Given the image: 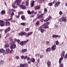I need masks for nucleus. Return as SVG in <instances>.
Listing matches in <instances>:
<instances>
[{"label":"nucleus","instance_id":"f257e3e1","mask_svg":"<svg viewBox=\"0 0 67 67\" xmlns=\"http://www.w3.org/2000/svg\"><path fill=\"white\" fill-rule=\"evenodd\" d=\"M65 52L63 51H62L61 54V57L59 59V67H63V65H64V64L61 63H62V61L61 60H63V57H64L65 55Z\"/></svg>","mask_w":67,"mask_h":67},{"label":"nucleus","instance_id":"f03ea898","mask_svg":"<svg viewBox=\"0 0 67 67\" xmlns=\"http://www.w3.org/2000/svg\"><path fill=\"white\" fill-rule=\"evenodd\" d=\"M0 22L2 23V27L4 26H9L10 22L8 21H5L4 20H0Z\"/></svg>","mask_w":67,"mask_h":67},{"label":"nucleus","instance_id":"7ed1b4c3","mask_svg":"<svg viewBox=\"0 0 67 67\" xmlns=\"http://www.w3.org/2000/svg\"><path fill=\"white\" fill-rule=\"evenodd\" d=\"M10 45V48L12 49H15L16 47V44L15 43V42H13V43H11Z\"/></svg>","mask_w":67,"mask_h":67},{"label":"nucleus","instance_id":"20e7f679","mask_svg":"<svg viewBox=\"0 0 67 67\" xmlns=\"http://www.w3.org/2000/svg\"><path fill=\"white\" fill-rule=\"evenodd\" d=\"M59 21L62 22H66L67 21V19L66 18L65 16L62 17L61 18L59 19H58Z\"/></svg>","mask_w":67,"mask_h":67},{"label":"nucleus","instance_id":"39448f33","mask_svg":"<svg viewBox=\"0 0 67 67\" xmlns=\"http://www.w3.org/2000/svg\"><path fill=\"white\" fill-rule=\"evenodd\" d=\"M27 41H22L21 42H20V44L21 46H24V45H25L26 43L29 42V40H26Z\"/></svg>","mask_w":67,"mask_h":67},{"label":"nucleus","instance_id":"423d86ee","mask_svg":"<svg viewBox=\"0 0 67 67\" xmlns=\"http://www.w3.org/2000/svg\"><path fill=\"white\" fill-rule=\"evenodd\" d=\"M22 0H16L15 1V3H16L17 5H19L20 4Z\"/></svg>","mask_w":67,"mask_h":67},{"label":"nucleus","instance_id":"0eeeda50","mask_svg":"<svg viewBox=\"0 0 67 67\" xmlns=\"http://www.w3.org/2000/svg\"><path fill=\"white\" fill-rule=\"evenodd\" d=\"M11 30L10 27H8L5 29L4 30L5 34H7L8 32H9Z\"/></svg>","mask_w":67,"mask_h":67},{"label":"nucleus","instance_id":"6e6552de","mask_svg":"<svg viewBox=\"0 0 67 67\" xmlns=\"http://www.w3.org/2000/svg\"><path fill=\"white\" fill-rule=\"evenodd\" d=\"M60 2L59 1L56 2V3L54 4V7H55V8H56V7H58V5L60 4Z\"/></svg>","mask_w":67,"mask_h":67},{"label":"nucleus","instance_id":"1a4fd4ad","mask_svg":"<svg viewBox=\"0 0 67 67\" xmlns=\"http://www.w3.org/2000/svg\"><path fill=\"white\" fill-rule=\"evenodd\" d=\"M10 52V49H6V50L5 51L4 53L3 54V55H5V54H9Z\"/></svg>","mask_w":67,"mask_h":67},{"label":"nucleus","instance_id":"9d476101","mask_svg":"<svg viewBox=\"0 0 67 67\" xmlns=\"http://www.w3.org/2000/svg\"><path fill=\"white\" fill-rule=\"evenodd\" d=\"M19 7L22 9H23V10H25V9H26V7L23 5H20Z\"/></svg>","mask_w":67,"mask_h":67},{"label":"nucleus","instance_id":"9b49d317","mask_svg":"<svg viewBox=\"0 0 67 67\" xmlns=\"http://www.w3.org/2000/svg\"><path fill=\"white\" fill-rule=\"evenodd\" d=\"M56 48V46L55 45H53L51 47V49L52 51H54Z\"/></svg>","mask_w":67,"mask_h":67},{"label":"nucleus","instance_id":"f8f14e48","mask_svg":"<svg viewBox=\"0 0 67 67\" xmlns=\"http://www.w3.org/2000/svg\"><path fill=\"white\" fill-rule=\"evenodd\" d=\"M47 65L48 67H51V63L49 61H48L47 63Z\"/></svg>","mask_w":67,"mask_h":67},{"label":"nucleus","instance_id":"ddd939ff","mask_svg":"<svg viewBox=\"0 0 67 67\" xmlns=\"http://www.w3.org/2000/svg\"><path fill=\"white\" fill-rule=\"evenodd\" d=\"M32 33L33 32H29L27 34H26V35H25V36L26 37H28V36H29V35H30L32 34Z\"/></svg>","mask_w":67,"mask_h":67},{"label":"nucleus","instance_id":"4468645a","mask_svg":"<svg viewBox=\"0 0 67 67\" xmlns=\"http://www.w3.org/2000/svg\"><path fill=\"white\" fill-rule=\"evenodd\" d=\"M60 36H59L58 35H53L52 36V37H53V38H56V37H60Z\"/></svg>","mask_w":67,"mask_h":67},{"label":"nucleus","instance_id":"2eb2a0df","mask_svg":"<svg viewBox=\"0 0 67 67\" xmlns=\"http://www.w3.org/2000/svg\"><path fill=\"white\" fill-rule=\"evenodd\" d=\"M34 9L35 10H39L40 9V6L39 5L36 6L35 7Z\"/></svg>","mask_w":67,"mask_h":67},{"label":"nucleus","instance_id":"dca6fc26","mask_svg":"<svg viewBox=\"0 0 67 67\" xmlns=\"http://www.w3.org/2000/svg\"><path fill=\"white\" fill-rule=\"evenodd\" d=\"M51 51V48L50 47L46 49V52H49Z\"/></svg>","mask_w":67,"mask_h":67},{"label":"nucleus","instance_id":"f3484780","mask_svg":"<svg viewBox=\"0 0 67 67\" xmlns=\"http://www.w3.org/2000/svg\"><path fill=\"white\" fill-rule=\"evenodd\" d=\"M5 52V51L4 49H3V48H2L1 49H0V53H4V52Z\"/></svg>","mask_w":67,"mask_h":67},{"label":"nucleus","instance_id":"a211bd4d","mask_svg":"<svg viewBox=\"0 0 67 67\" xmlns=\"http://www.w3.org/2000/svg\"><path fill=\"white\" fill-rule=\"evenodd\" d=\"M9 47V45L7 44H5V46H4V48H7L8 47Z\"/></svg>","mask_w":67,"mask_h":67},{"label":"nucleus","instance_id":"6ab92c4d","mask_svg":"<svg viewBox=\"0 0 67 67\" xmlns=\"http://www.w3.org/2000/svg\"><path fill=\"white\" fill-rule=\"evenodd\" d=\"M5 13V10H3L1 11V15H3V14H4Z\"/></svg>","mask_w":67,"mask_h":67},{"label":"nucleus","instance_id":"aec40b11","mask_svg":"<svg viewBox=\"0 0 67 67\" xmlns=\"http://www.w3.org/2000/svg\"><path fill=\"white\" fill-rule=\"evenodd\" d=\"M44 15V14H41L38 16V17H37L38 19H40V18H42V16H43V15Z\"/></svg>","mask_w":67,"mask_h":67},{"label":"nucleus","instance_id":"412c9836","mask_svg":"<svg viewBox=\"0 0 67 67\" xmlns=\"http://www.w3.org/2000/svg\"><path fill=\"white\" fill-rule=\"evenodd\" d=\"M9 39L10 40V42H12V43H13V42H15L13 41V39H12V38L11 37H9Z\"/></svg>","mask_w":67,"mask_h":67},{"label":"nucleus","instance_id":"4be33fe9","mask_svg":"<svg viewBox=\"0 0 67 67\" xmlns=\"http://www.w3.org/2000/svg\"><path fill=\"white\" fill-rule=\"evenodd\" d=\"M14 42H15H15H19V39H16V38H14Z\"/></svg>","mask_w":67,"mask_h":67},{"label":"nucleus","instance_id":"5701e85b","mask_svg":"<svg viewBox=\"0 0 67 67\" xmlns=\"http://www.w3.org/2000/svg\"><path fill=\"white\" fill-rule=\"evenodd\" d=\"M21 19L22 20H25V16L24 15H23L21 16Z\"/></svg>","mask_w":67,"mask_h":67},{"label":"nucleus","instance_id":"b1692460","mask_svg":"<svg viewBox=\"0 0 67 67\" xmlns=\"http://www.w3.org/2000/svg\"><path fill=\"white\" fill-rule=\"evenodd\" d=\"M49 20V19L48 18H47L45 20H44V22H47V21H48Z\"/></svg>","mask_w":67,"mask_h":67},{"label":"nucleus","instance_id":"393cba45","mask_svg":"<svg viewBox=\"0 0 67 67\" xmlns=\"http://www.w3.org/2000/svg\"><path fill=\"white\" fill-rule=\"evenodd\" d=\"M31 62L32 63L35 62V59L34 58H32L31 59Z\"/></svg>","mask_w":67,"mask_h":67},{"label":"nucleus","instance_id":"a878e982","mask_svg":"<svg viewBox=\"0 0 67 67\" xmlns=\"http://www.w3.org/2000/svg\"><path fill=\"white\" fill-rule=\"evenodd\" d=\"M27 51V49H25L23 50L22 51H21L22 52V53H25V52H26Z\"/></svg>","mask_w":67,"mask_h":67},{"label":"nucleus","instance_id":"bb28decb","mask_svg":"<svg viewBox=\"0 0 67 67\" xmlns=\"http://www.w3.org/2000/svg\"><path fill=\"white\" fill-rule=\"evenodd\" d=\"M49 23H50L49 22H47L45 24H45V25H48L49 24Z\"/></svg>","mask_w":67,"mask_h":67},{"label":"nucleus","instance_id":"cd10ccee","mask_svg":"<svg viewBox=\"0 0 67 67\" xmlns=\"http://www.w3.org/2000/svg\"><path fill=\"white\" fill-rule=\"evenodd\" d=\"M39 24H40V21H37L36 23V25H38Z\"/></svg>","mask_w":67,"mask_h":67},{"label":"nucleus","instance_id":"c85d7f7f","mask_svg":"<svg viewBox=\"0 0 67 67\" xmlns=\"http://www.w3.org/2000/svg\"><path fill=\"white\" fill-rule=\"evenodd\" d=\"M3 64V61L2 60H1L0 61V65H2Z\"/></svg>","mask_w":67,"mask_h":67},{"label":"nucleus","instance_id":"c756f323","mask_svg":"<svg viewBox=\"0 0 67 67\" xmlns=\"http://www.w3.org/2000/svg\"><path fill=\"white\" fill-rule=\"evenodd\" d=\"M21 25H23V26H25V23H21L20 24Z\"/></svg>","mask_w":67,"mask_h":67},{"label":"nucleus","instance_id":"7c9ffc66","mask_svg":"<svg viewBox=\"0 0 67 67\" xmlns=\"http://www.w3.org/2000/svg\"><path fill=\"white\" fill-rule=\"evenodd\" d=\"M53 4V3L51 2V3H49L48 4V5H49V6H52V4Z\"/></svg>","mask_w":67,"mask_h":67},{"label":"nucleus","instance_id":"2f4dec72","mask_svg":"<svg viewBox=\"0 0 67 67\" xmlns=\"http://www.w3.org/2000/svg\"><path fill=\"white\" fill-rule=\"evenodd\" d=\"M23 12L22 11H20L19 12H18V15H20L21 14H23Z\"/></svg>","mask_w":67,"mask_h":67},{"label":"nucleus","instance_id":"473e14b6","mask_svg":"<svg viewBox=\"0 0 67 67\" xmlns=\"http://www.w3.org/2000/svg\"><path fill=\"white\" fill-rule=\"evenodd\" d=\"M29 0H27L26 1V4L27 5H29Z\"/></svg>","mask_w":67,"mask_h":67},{"label":"nucleus","instance_id":"72a5a7b5","mask_svg":"<svg viewBox=\"0 0 67 67\" xmlns=\"http://www.w3.org/2000/svg\"><path fill=\"white\" fill-rule=\"evenodd\" d=\"M34 1H33L32 2L31 4V7H34Z\"/></svg>","mask_w":67,"mask_h":67},{"label":"nucleus","instance_id":"f704fd0d","mask_svg":"<svg viewBox=\"0 0 67 67\" xmlns=\"http://www.w3.org/2000/svg\"><path fill=\"white\" fill-rule=\"evenodd\" d=\"M59 44V42H58V41H56V45H58Z\"/></svg>","mask_w":67,"mask_h":67},{"label":"nucleus","instance_id":"c9c22d12","mask_svg":"<svg viewBox=\"0 0 67 67\" xmlns=\"http://www.w3.org/2000/svg\"><path fill=\"white\" fill-rule=\"evenodd\" d=\"M10 16V18L9 19H8V21H10L12 20V16Z\"/></svg>","mask_w":67,"mask_h":67},{"label":"nucleus","instance_id":"e433bc0d","mask_svg":"<svg viewBox=\"0 0 67 67\" xmlns=\"http://www.w3.org/2000/svg\"><path fill=\"white\" fill-rule=\"evenodd\" d=\"M29 31V28H27L25 29V31L26 32H27V31Z\"/></svg>","mask_w":67,"mask_h":67},{"label":"nucleus","instance_id":"4c0bfd02","mask_svg":"<svg viewBox=\"0 0 67 67\" xmlns=\"http://www.w3.org/2000/svg\"><path fill=\"white\" fill-rule=\"evenodd\" d=\"M20 67H24V65L22 64H20Z\"/></svg>","mask_w":67,"mask_h":67},{"label":"nucleus","instance_id":"58836bf2","mask_svg":"<svg viewBox=\"0 0 67 67\" xmlns=\"http://www.w3.org/2000/svg\"><path fill=\"white\" fill-rule=\"evenodd\" d=\"M27 12L29 14H31V12H30V11L28 10Z\"/></svg>","mask_w":67,"mask_h":67},{"label":"nucleus","instance_id":"ea45409f","mask_svg":"<svg viewBox=\"0 0 67 67\" xmlns=\"http://www.w3.org/2000/svg\"><path fill=\"white\" fill-rule=\"evenodd\" d=\"M13 49H11L10 51V53L12 54L13 53Z\"/></svg>","mask_w":67,"mask_h":67},{"label":"nucleus","instance_id":"a19ab883","mask_svg":"<svg viewBox=\"0 0 67 67\" xmlns=\"http://www.w3.org/2000/svg\"><path fill=\"white\" fill-rule=\"evenodd\" d=\"M42 27L41 26L38 29V31H40V30H41L42 29Z\"/></svg>","mask_w":67,"mask_h":67},{"label":"nucleus","instance_id":"79ce46f5","mask_svg":"<svg viewBox=\"0 0 67 67\" xmlns=\"http://www.w3.org/2000/svg\"><path fill=\"white\" fill-rule=\"evenodd\" d=\"M41 26L42 27V28L45 29V24H44L43 25Z\"/></svg>","mask_w":67,"mask_h":67},{"label":"nucleus","instance_id":"37998d69","mask_svg":"<svg viewBox=\"0 0 67 67\" xmlns=\"http://www.w3.org/2000/svg\"><path fill=\"white\" fill-rule=\"evenodd\" d=\"M49 26L48 25H45L44 26V29H47V28H48Z\"/></svg>","mask_w":67,"mask_h":67},{"label":"nucleus","instance_id":"c03bdc74","mask_svg":"<svg viewBox=\"0 0 67 67\" xmlns=\"http://www.w3.org/2000/svg\"><path fill=\"white\" fill-rule=\"evenodd\" d=\"M19 34L20 36H23V32H22L19 33Z\"/></svg>","mask_w":67,"mask_h":67},{"label":"nucleus","instance_id":"a18cd8bd","mask_svg":"<svg viewBox=\"0 0 67 67\" xmlns=\"http://www.w3.org/2000/svg\"><path fill=\"white\" fill-rule=\"evenodd\" d=\"M11 15H10V16H12H12H13L14 15V12H12V13H11Z\"/></svg>","mask_w":67,"mask_h":67},{"label":"nucleus","instance_id":"49530a36","mask_svg":"<svg viewBox=\"0 0 67 67\" xmlns=\"http://www.w3.org/2000/svg\"><path fill=\"white\" fill-rule=\"evenodd\" d=\"M44 31V30L43 29H42L40 30V31L41 33H43Z\"/></svg>","mask_w":67,"mask_h":67},{"label":"nucleus","instance_id":"de8ad7c7","mask_svg":"<svg viewBox=\"0 0 67 67\" xmlns=\"http://www.w3.org/2000/svg\"><path fill=\"white\" fill-rule=\"evenodd\" d=\"M44 12H47V8H45L44 9Z\"/></svg>","mask_w":67,"mask_h":67},{"label":"nucleus","instance_id":"09e8293b","mask_svg":"<svg viewBox=\"0 0 67 67\" xmlns=\"http://www.w3.org/2000/svg\"><path fill=\"white\" fill-rule=\"evenodd\" d=\"M9 10L10 11V12L9 13H10V12H12V11H13L14 10V9H12L11 10V9H9Z\"/></svg>","mask_w":67,"mask_h":67},{"label":"nucleus","instance_id":"8fccbe9b","mask_svg":"<svg viewBox=\"0 0 67 67\" xmlns=\"http://www.w3.org/2000/svg\"><path fill=\"white\" fill-rule=\"evenodd\" d=\"M15 2L14 3H13L12 4V7H14V6H15Z\"/></svg>","mask_w":67,"mask_h":67},{"label":"nucleus","instance_id":"3c124183","mask_svg":"<svg viewBox=\"0 0 67 67\" xmlns=\"http://www.w3.org/2000/svg\"><path fill=\"white\" fill-rule=\"evenodd\" d=\"M13 8V9H16V8H18V7L16 6H14Z\"/></svg>","mask_w":67,"mask_h":67},{"label":"nucleus","instance_id":"603ef678","mask_svg":"<svg viewBox=\"0 0 67 67\" xmlns=\"http://www.w3.org/2000/svg\"><path fill=\"white\" fill-rule=\"evenodd\" d=\"M62 14H63V12H62L61 11H60L59 12V14H60V15H62Z\"/></svg>","mask_w":67,"mask_h":67},{"label":"nucleus","instance_id":"864d4df0","mask_svg":"<svg viewBox=\"0 0 67 67\" xmlns=\"http://www.w3.org/2000/svg\"><path fill=\"white\" fill-rule=\"evenodd\" d=\"M40 21L41 22H43V19L42 18L41 19H40Z\"/></svg>","mask_w":67,"mask_h":67},{"label":"nucleus","instance_id":"5fc2aeb1","mask_svg":"<svg viewBox=\"0 0 67 67\" xmlns=\"http://www.w3.org/2000/svg\"><path fill=\"white\" fill-rule=\"evenodd\" d=\"M9 35L8 34H6V37H8L9 36Z\"/></svg>","mask_w":67,"mask_h":67},{"label":"nucleus","instance_id":"6e6d98bb","mask_svg":"<svg viewBox=\"0 0 67 67\" xmlns=\"http://www.w3.org/2000/svg\"><path fill=\"white\" fill-rule=\"evenodd\" d=\"M67 58V53L66 54H65V57H64V59H65V58Z\"/></svg>","mask_w":67,"mask_h":67},{"label":"nucleus","instance_id":"4d7b16f0","mask_svg":"<svg viewBox=\"0 0 67 67\" xmlns=\"http://www.w3.org/2000/svg\"><path fill=\"white\" fill-rule=\"evenodd\" d=\"M11 22L12 23H14V22H15V20H12L11 21Z\"/></svg>","mask_w":67,"mask_h":67},{"label":"nucleus","instance_id":"13d9d810","mask_svg":"<svg viewBox=\"0 0 67 67\" xmlns=\"http://www.w3.org/2000/svg\"><path fill=\"white\" fill-rule=\"evenodd\" d=\"M24 66H25V67H27V64L26 63L24 65Z\"/></svg>","mask_w":67,"mask_h":67},{"label":"nucleus","instance_id":"bf43d9fd","mask_svg":"<svg viewBox=\"0 0 67 67\" xmlns=\"http://www.w3.org/2000/svg\"><path fill=\"white\" fill-rule=\"evenodd\" d=\"M15 58L16 59H18L19 58V57L18 56H16L15 57Z\"/></svg>","mask_w":67,"mask_h":67},{"label":"nucleus","instance_id":"052dcab7","mask_svg":"<svg viewBox=\"0 0 67 67\" xmlns=\"http://www.w3.org/2000/svg\"><path fill=\"white\" fill-rule=\"evenodd\" d=\"M16 18L17 19L18 18H19V17H20V15H19L16 16Z\"/></svg>","mask_w":67,"mask_h":67},{"label":"nucleus","instance_id":"680f3d73","mask_svg":"<svg viewBox=\"0 0 67 67\" xmlns=\"http://www.w3.org/2000/svg\"><path fill=\"white\" fill-rule=\"evenodd\" d=\"M37 12H34L33 13V14H35V15H36L37 14Z\"/></svg>","mask_w":67,"mask_h":67},{"label":"nucleus","instance_id":"e2e57ef3","mask_svg":"<svg viewBox=\"0 0 67 67\" xmlns=\"http://www.w3.org/2000/svg\"><path fill=\"white\" fill-rule=\"evenodd\" d=\"M21 58L22 59H23L24 58V56L23 55H22L21 56Z\"/></svg>","mask_w":67,"mask_h":67},{"label":"nucleus","instance_id":"0e129e2a","mask_svg":"<svg viewBox=\"0 0 67 67\" xmlns=\"http://www.w3.org/2000/svg\"><path fill=\"white\" fill-rule=\"evenodd\" d=\"M27 58V56H25V57H24V59H26V58Z\"/></svg>","mask_w":67,"mask_h":67},{"label":"nucleus","instance_id":"69168bd1","mask_svg":"<svg viewBox=\"0 0 67 67\" xmlns=\"http://www.w3.org/2000/svg\"><path fill=\"white\" fill-rule=\"evenodd\" d=\"M23 35H26V33L25 32H23Z\"/></svg>","mask_w":67,"mask_h":67},{"label":"nucleus","instance_id":"338daca9","mask_svg":"<svg viewBox=\"0 0 67 67\" xmlns=\"http://www.w3.org/2000/svg\"><path fill=\"white\" fill-rule=\"evenodd\" d=\"M0 26H1L2 27V22H0Z\"/></svg>","mask_w":67,"mask_h":67},{"label":"nucleus","instance_id":"774afa93","mask_svg":"<svg viewBox=\"0 0 67 67\" xmlns=\"http://www.w3.org/2000/svg\"><path fill=\"white\" fill-rule=\"evenodd\" d=\"M48 18H49V20H50V19H52V16H49Z\"/></svg>","mask_w":67,"mask_h":67}]
</instances>
